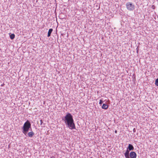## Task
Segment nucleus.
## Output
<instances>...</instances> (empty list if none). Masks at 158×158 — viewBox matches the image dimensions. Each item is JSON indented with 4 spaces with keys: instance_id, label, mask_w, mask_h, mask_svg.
I'll return each instance as SVG.
<instances>
[{
    "instance_id": "1",
    "label": "nucleus",
    "mask_w": 158,
    "mask_h": 158,
    "mask_svg": "<svg viewBox=\"0 0 158 158\" xmlns=\"http://www.w3.org/2000/svg\"><path fill=\"white\" fill-rule=\"evenodd\" d=\"M64 119L65 123L70 129L72 130L76 128L73 116L70 113H68L66 114Z\"/></svg>"
},
{
    "instance_id": "2",
    "label": "nucleus",
    "mask_w": 158,
    "mask_h": 158,
    "mask_svg": "<svg viewBox=\"0 0 158 158\" xmlns=\"http://www.w3.org/2000/svg\"><path fill=\"white\" fill-rule=\"evenodd\" d=\"M31 127V124L27 120L24 123L23 127V132L24 135H26Z\"/></svg>"
},
{
    "instance_id": "3",
    "label": "nucleus",
    "mask_w": 158,
    "mask_h": 158,
    "mask_svg": "<svg viewBox=\"0 0 158 158\" xmlns=\"http://www.w3.org/2000/svg\"><path fill=\"white\" fill-rule=\"evenodd\" d=\"M126 6L127 9L129 11H132L135 8V6L134 4H133L131 2H128L126 3Z\"/></svg>"
},
{
    "instance_id": "4",
    "label": "nucleus",
    "mask_w": 158,
    "mask_h": 158,
    "mask_svg": "<svg viewBox=\"0 0 158 158\" xmlns=\"http://www.w3.org/2000/svg\"><path fill=\"white\" fill-rule=\"evenodd\" d=\"M130 157L131 158H136V154L134 152H131L130 154Z\"/></svg>"
},
{
    "instance_id": "5",
    "label": "nucleus",
    "mask_w": 158,
    "mask_h": 158,
    "mask_svg": "<svg viewBox=\"0 0 158 158\" xmlns=\"http://www.w3.org/2000/svg\"><path fill=\"white\" fill-rule=\"evenodd\" d=\"M124 155L126 158H129V151L127 150L125 153Z\"/></svg>"
},
{
    "instance_id": "6",
    "label": "nucleus",
    "mask_w": 158,
    "mask_h": 158,
    "mask_svg": "<svg viewBox=\"0 0 158 158\" xmlns=\"http://www.w3.org/2000/svg\"><path fill=\"white\" fill-rule=\"evenodd\" d=\"M27 135L29 137H32L34 135V133L32 131H30L28 132Z\"/></svg>"
},
{
    "instance_id": "7",
    "label": "nucleus",
    "mask_w": 158,
    "mask_h": 158,
    "mask_svg": "<svg viewBox=\"0 0 158 158\" xmlns=\"http://www.w3.org/2000/svg\"><path fill=\"white\" fill-rule=\"evenodd\" d=\"M128 148L130 151L133 150L134 149L133 146L131 144H129Z\"/></svg>"
},
{
    "instance_id": "8",
    "label": "nucleus",
    "mask_w": 158,
    "mask_h": 158,
    "mask_svg": "<svg viewBox=\"0 0 158 158\" xmlns=\"http://www.w3.org/2000/svg\"><path fill=\"white\" fill-rule=\"evenodd\" d=\"M52 31H53V30L52 28L50 29L49 30L48 32V37H49L50 36L51 34L52 33Z\"/></svg>"
},
{
    "instance_id": "9",
    "label": "nucleus",
    "mask_w": 158,
    "mask_h": 158,
    "mask_svg": "<svg viewBox=\"0 0 158 158\" xmlns=\"http://www.w3.org/2000/svg\"><path fill=\"white\" fill-rule=\"evenodd\" d=\"M108 106L107 105L103 104L102 105V108L103 109H106L108 108Z\"/></svg>"
},
{
    "instance_id": "10",
    "label": "nucleus",
    "mask_w": 158,
    "mask_h": 158,
    "mask_svg": "<svg viewBox=\"0 0 158 158\" xmlns=\"http://www.w3.org/2000/svg\"><path fill=\"white\" fill-rule=\"evenodd\" d=\"M10 38L11 40L13 39L15 37V35L14 34H12L10 35Z\"/></svg>"
},
{
    "instance_id": "11",
    "label": "nucleus",
    "mask_w": 158,
    "mask_h": 158,
    "mask_svg": "<svg viewBox=\"0 0 158 158\" xmlns=\"http://www.w3.org/2000/svg\"><path fill=\"white\" fill-rule=\"evenodd\" d=\"M155 84L156 86H158V78L156 80Z\"/></svg>"
},
{
    "instance_id": "12",
    "label": "nucleus",
    "mask_w": 158,
    "mask_h": 158,
    "mask_svg": "<svg viewBox=\"0 0 158 158\" xmlns=\"http://www.w3.org/2000/svg\"><path fill=\"white\" fill-rule=\"evenodd\" d=\"M103 102V101L102 100H100V101H99V104H102V103Z\"/></svg>"
},
{
    "instance_id": "13",
    "label": "nucleus",
    "mask_w": 158,
    "mask_h": 158,
    "mask_svg": "<svg viewBox=\"0 0 158 158\" xmlns=\"http://www.w3.org/2000/svg\"><path fill=\"white\" fill-rule=\"evenodd\" d=\"M40 123H41V124L42 123H43L42 120H41V119L40 120Z\"/></svg>"
},
{
    "instance_id": "14",
    "label": "nucleus",
    "mask_w": 158,
    "mask_h": 158,
    "mask_svg": "<svg viewBox=\"0 0 158 158\" xmlns=\"http://www.w3.org/2000/svg\"><path fill=\"white\" fill-rule=\"evenodd\" d=\"M152 8H153V9H154L155 6H154V5H152Z\"/></svg>"
},
{
    "instance_id": "15",
    "label": "nucleus",
    "mask_w": 158,
    "mask_h": 158,
    "mask_svg": "<svg viewBox=\"0 0 158 158\" xmlns=\"http://www.w3.org/2000/svg\"><path fill=\"white\" fill-rule=\"evenodd\" d=\"M115 133H117V131L116 130V131H115Z\"/></svg>"
},
{
    "instance_id": "16",
    "label": "nucleus",
    "mask_w": 158,
    "mask_h": 158,
    "mask_svg": "<svg viewBox=\"0 0 158 158\" xmlns=\"http://www.w3.org/2000/svg\"><path fill=\"white\" fill-rule=\"evenodd\" d=\"M4 85V84H2V85H1V86H3Z\"/></svg>"
},
{
    "instance_id": "17",
    "label": "nucleus",
    "mask_w": 158,
    "mask_h": 158,
    "mask_svg": "<svg viewBox=\"0 0 158 158\" xmlns=\"http://www.w3.org/2000/svg\"><path fill=\"white\" fill-rule=\"evenodd\" d=\"M53 158V157H51V158Z\"/></svg>"
},
{
    "instance_id": "18",
    "label": "nucleus",
    "mask_w": 158,
    "mask_h": 158,
    "mask_svg": "<svg viewBox=\"0 0 158 158\" xmlns=\"http://www.w3.org/2000/svg\"><path fill=\"white\" fill-rule=\"evenodd\" d=\"M129 158H130V157H129Z\"/></svg>"
}]
</instances>
